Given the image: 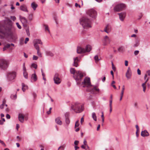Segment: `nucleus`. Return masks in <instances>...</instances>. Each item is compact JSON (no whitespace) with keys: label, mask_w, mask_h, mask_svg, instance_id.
Masks as SVG:
<instances>
[{"label":"nucleus","mask_w":150,"mask_h":150,"mask_svg":"<svg viewBox=\"0 0 150 150\" xmlns=\"http://www.w3.org/2000/svg\"><path fill=\"white\" fill-rule=\"evenodd\" d=\"M70 72L71 74H73V77L76 81L77 84L78 85L80 84L82 78L85 76V74L80 71H76L74 68L70 69Z\"/></svg>","instance_id":"nucleus-1"},{"label":"nucleus","mask_w":150,"mask_h":150,"mask_svg":"<svg viewBox=\"0 0 150 150\" xmlns=\"http://www.w3.org/2000/svg\"><path fill=\"white\" fill-rule=\"evenodd\" d=\"M80 23L84 28H91V21L90 19L86 17H83L80 19Z\"/></svg>","instance_id":"nucleus-2"},{"label":"nucleus","mask_w":150,"mask_h":150,"mask_svg":"<svg viewBox=\"0 0 150 150\" xmlns=\"http://www.w3.org/2000/svg\"><path fill=\"white\" fill-rule=\"evenodd\" d=\"M71 108L76 113H80L82 112L84 109L83 105L79 103H76L71 107Z\"/></svg>","instance_id":"nucleus-3"},{"label":"nucleus","mask_w":150,"mask_h":150,"mask_svg":"<svg viewBox=\"0 0 150 150\" xmlns=\"http://www.w3.org/2000/svg\"><path fill=\"white\" fill-rule=\"evenodd\" d=\"M91 49V46L89 45H88L86 46L85 49L81 47H78L77 49V52L78 53L82 54L86 52H89Z\"/></svg>","instance_id":"nucleus-4"},{"label":"nucleus","mask_w":150,"mask_h":150,"mask_svg":"<svg viewBox=\"0 0 150 150\" xmlns=\"http://www.w3.org/2000/svg\"><path fill=\"white\" fill-rule=\"evenodd\" d=\"M87 14L91 18L96 19L97 17V13L94 9L92 8L88 10L86 12Z\"/></svg>","instance_id":"nucleus-5"},{"label":"nucleus","mask_w":150,"mask_h":150,"mask_svg":"<svg viewBox=\"0 0 150 150\" xmlns=\"http://www.w3.org/2000/svg\"><path fill=\"white\" fill-rule=\"evenodd\" d=\"M8 65V62L5 59H0V69L5 70L7 68Z\"/></svg>","instance_id":"nucleus-6"},{"label":"nucleus","mask_w":150,"mask_h":150,"mask_svg":"<svg viewBox=\"0 0 150 150\" xmlns=\"http://www.w3.org/2000/svg\"><path fill=\"white\" fill-rule=\"evenodd\" d=\"M6 35V31L5 27L0 23V38H4Z\"/></svg>","instance_id":"nucleus-7"},{"label":"nucleus","mask_w":150,"mask_h":150,"mask_svg":"<svg viewBox=\"0 0 150 150\" xmlns=\"http://www.w3.org/2000/svg\"><path fill=\"white\" fill-rule=\"evenodd\" d=\"M125 7V5L123 4H120L116 5L114 9L115 11H120L123 10Z\"/></svg>","instance_id":"nucleus-8"},{"label":"nucleus","mask_w":150,"mask_h":150,"mask_svg":"<svg viewBox=\"0 0 150 150\" xmlns=\"http://www.w3.org/2000/svg\"><path fill=\"white\" fill-rule=\"evenodd\" d=\"M81 83L82 85H83V87H88L91 86L90 79L88 77H86Z\"/></svg>","instance_id":"nucleus-9"},{"label":"nucleus","mask_w":150,"mask_h":150,"mask_svg":"<svg viewBox=\"0 0 150 150\" xmlns=\"http://www.w3.org/2000/svg\"><path fill=\"white\" fill-rule=\"evenodd\" d=\"M16 74L15 71H11L8 73L7 77L9 80H11L15 79L16 77Z\"/></svg>","instance_id":"nucleus-10"},{"label":"nucleus","mask_w":150,"mask_h":150,"mask_svg":"<svg viewBox=\"0 0 150 150\" xmlns=\"http://www.w3.org/2000/svg\"><path fill=\"white\" fill-rule=\"evenodd\" d=\"M110 40L109 37L106 35L105 36L103 40V45L104 46H106L110 44Z\"/></svg>","instance_id":"nucleus-11"},{"label":"nucleus","mask_w":150,"mask_h":150,"mask_svg":"<svg viewBox=\"0 0 150 150\" xmlns=\"http://www.w3.org/2000/svg\"><path fill=\"white\" fill-rule=\"evenodd\" d=\"M90 92L94 94L98 93L100 92V90L97 86H94L93 88L90 89Z\"/></svg>","instance_id":"nucleus-12"},{"label":"nucleus","mask_w":150,"mask_h":150,"mask_svg":"<svg viewBox=\"0 0 150 150\" xmlns=\"http://www.w3.org/2000/svg\"><path fill=\"white\" fill-rule=\"evenodd\" d=\"M54 80L55 83L58 84L61 82V80L59 77V74L58 73H56L54 78Z\"/></svg>","instance_id":"nucleus-13"},{"label":"nucleus","mask_w":150,"mask_h":150,"mask_svg":"<svg viewBox=\"0 0 150 150\" xmlns=\"http://www.w3.org/2000/svg\"><path fill=\"white\" fill-rule=\"evenodd\" d=\"M34 45L35 48H39L38 44H42V42L40 39H35L33 40Z\"/></svg>","instance_id":"nucleus-14"},{"label":"nucleus","mask_w":150,"mask_h":150,"mask_svg":"<svg viewBox=\"0 0 150 150\" xmlns=\"http://www.w3.org/2000/svg\"><path fill=\"white\" fill-rule=\"evenodd\" d=\"M18 120H19L21 123H23L24 119L26 120H27V118L25 117V115L22 113H20L18 115Z\"/></svg>","instance_id":"nucleus-15"},{"label":"nucleus","mask_w":150,"mask_h":150,"mask_svg":"<svg viewBox=\"0 0 150 150\" xmlns=\"http://www.w3.org/2000/svg\"><path fill=\"white\" fill-rule=\"evenodd\" d=\"M20 19L24 27H26L28 21L24 17L22 16H20Z\"/></svg>","instance_id":"nucleus-16"},{"label":"nucleus","mask_w":150,"mask_h":150,"mask_svg":"<svg viewBox=\"0 0 150 150\" xmlns=\"http://www.w3.org/2000/svg\"><path fill=\"white\" fill-rule=\"evenodd\" d=\"M119 15V18L120 20L122 21H123L126 16V13L125 12H121L120 13H118Z\"/></svg>","instance_id":"nucleus-17"},{"label":"nucleus","mask_w":150,"mask_h":150,"mask_svg":"<svg viewBox=\"0 0 150 150\" xmlns=\"http://www.w3.org/2000/svg\"><path fill=\"white\" fill-rule=\"evenodd\" d=\"M23 74L24 77L26 79L28 78V73L26 71V69L25 66V63H24L23 65Z\"/></svg>","instance_id":"nucleus-18"},{"label":"nucleus","mask_w":150,"mask_h":150,"mask_svg":"<svg viewBox=\"0 0 150 150\" xmlns=\"http://www.w3.org/2000/svg\"><path fill=\"white\" fill-rule=\"evenodd\" d=\"M104 31L107 33H109L111 31L110 26L109 25H107L104 29Z\"/></svg>","instance_id":"nucleus-19"},{"label":"nucleus","mask_w":150,"mask_h":150,"mask_svg":"<svg viewBox=\"0 0 150 150\" xmlns=\"http://www.w3.org/2000/svg\"><path fill=\"white\" fill-rule=\"evenodd\" d=\"M38 6V5L35 2H33L31 4V7L33 10L35 11Z\"/></svg>","instance_id":"nucleus-20"},{"label":"nucleus","mask_w":150,"mask_h":150,"mask_svg":"<svg viewBox=\"0 0 150 150\" xmlns=\"http://www.w3.org/2000/svg\"><path fill=\"white\" fill-rule=\"evenodd\" d=\"M130 69L129 68H128L126 74V76L127 79H129L130 78L131 76V74L130 73Z\"/></svg>","instance_id":"nucleus-21"},{"label":"nucleus","mask_w":150,"mask_h":150,"mask_svg":"<svg viewBox=\"0 0 150 150\" xmlns=\"http://www.w3.org/2000/svg\"><path fill=\"white\" fill-rule=\"evenodd\" d=\"M20 9L22 11L27 12H28L26 6L24 4L21 5L20 7Z\"/></svg>","instance_id":"nucleus-22"},{"label":"nucleus","mask_w":150,"mask_h":150,"mask_svg":"<svg viewBox=\"0 0 150 150\" xmlns=\"http://www.w3.org/2000/svg\"><path fill=\"white\" fill-rule=\"evenodd\" d=\"M55 121L56 123L58 125H61L62 124V122L61 120V118L60 117H58L56 118Z\"/></svg>","instance_id":"nucleus-23"},{"label":"nucleus","mask_w":150,"mask_h":150,"mask_svg":"<svg viewBox=\"0 0 150 150\" xmlns=\"http://www.w3.org/2000/svg\"><path fill=\"white\" fill-rule=\"evenodd\" d=\"M141 135L143 137L148 136L149 135V133L146 130H145L142 132Z\"/></svg>","instance_id":"nucleus-24"},{"label":"nucleus","mask_w":150,"mask_h":150,"mask_svg":"<svg viewBox=\"0 0 150 150\" xmlns=\"http://www.w3.org/2000/svg\"><path fill=\"white\" fill-rule=\"evenodd\" d=\"M74 59V65L76 67H77L78 65V62H79V59L78 57H76Z\"/></svg>","instance_id":"nucleus-25"},{"label":"nucleus","mask_w":150,"mask_h":150,"mask_svg":"<svg viewBox=\"0 0 150 150\" xmlns=\"http://www.w3.org/2000/svg\"><path fill=\"white\" fill-rule=\"evenodd\" d=\"M5 23H7L9 27H11L12 25V22L8 18H6L5 20Z\"/></svg>","instance_id":"nucleus-26"},{"label":"nucleus","mask_w":150,"mask_h":150,"mask_svg":"<svg viewBox=\"0 0 150 150\" xmlns=\"http://www.w3.org/2000/svg\"><path fill=\"white\" fill-rule=\"evenodd\" d=\"M148 78H147L145 82L143 83L142 84V87H143V91L144 92H145V91H146V82H147V81H148Z\"/></svg>","instance_id":"nucleus-27"},{"label":"nucleus","mask_w":150,"mask_h":150,"mask_svg":"<svg viewBox=\"0 0 150 150\" xmlns=\"http://www.w3.org/2000/svg\"><path fill=\"white\" fill-rule=\"evenodd\" d=\"M22 90L23 92L25 91L26 89H28V86L25 85L24 83H23L22 84Z\"/></svg>","instance_id":"nucleus-28"},{"label":"nucleus","mask_w":150,"mask_h":150,"mask_svg":"<svg viewBox=\"0 0 150 150\" xmlns=\"http://www.w3.org/2000/svg\"><path fill=\"white\" fill-rule=\"evenodd\" d=\"M6 101L4 100L3 101V103L2 105H1L0 106V108L1 109H3L4 107L6 108L7 106V105L6 104H5Z\"/></svg>","instance_id":"nucleus-29"},{"label":"nucleus","mask_w":150,"mask_h":150,"mask_svg":"<svg viewBox=\"0 0 150 150\" xmlns=\"http://www.w3.org/2000/svg\"><path fill=\"white\" fill-rule=\"evenodd\" d=\"M31 79L34 81H35L37 80V77L35 74H33L32 75Z\"/></svg>","instance_id":"nucleus-30"},{"label":"nucleus","mask_w":150,"mask_h":150,"mask_svg":"<svg viewBox=\"0 0 150 150\" xmlns=\"http://www.w3.org/2000/svg\"><path fill=\"white\" fill-rule=\"evenodd\" d=\"M37 50V53L38 55L40 57H42V54L40 52V48H35Z\"/></svg>","instance_id":"nucleus-31"},{"label":"nucleus","mask_w":150,"mask_h":150,"mask_svg":"<svg viewBox=\"0 0 150 150\" xmlns=\"http://www.w3.org/2000/svg\"><path fill=\"white\" fill-rule=\"evenodd\" d=\"M46 54L47 56H53L54 55L50 51H47L46 52Z\"/></svg>","instance_id":"nucleus-32"},{"label":"nucleus","mask_w":150,"mask_h":150,"mask_svg":"<svg viewBox=\"0 0 150 150\" xmlns=\"http://www.w3.org/2000/svg\"><path fill=\"white\" fill-rule=\"evenodd\" d=\"M92 117L95 121H96L97 120V117L95 112H93L92 113Z\"/></svg>","instance_id":"nucleus-33"},{"label":"nucleus","mask_w":150,"mask_h":150,"mask_svg":"<svg viewBox=\"0 0 150 150\" xmlns=\"http://www.w3.org/2000/svg\"><path fill=\"white\" fill-rule=\"evenodd\" d=\"M118 50L119 52H123L124 51V47L123 46H121L118 48Z\"/></svg>","instance_id":"nucleus-34"},{"label":"nucleus","mask_w":150,"mask_h":150,"mask_svg":"<svg viewBox=\"0 0 150 150\" xmlns=\"http://www.w3.org/2000/svg\"><path fill=\"white\" fill-rule=\"evenodd\" d=\"M139 40H137L136 41L135 44H134V47H137L139 45Z\"/></svg>","instance_id":"nucleus-35"},{"label":"nucleus","mask_w":150,"mask_h":150,"mask_svg":"<svg viewBox=\"0 0 150 150\" xmlns=\"http://www.w3.org/2000/svg\"><path fill=\"white\" fill-rule=\"evenodd\" d=\"M115 83V81H112L111 83V86H112L114 89H116V87L114 85Z\"/></svg>","instance_id":"nucleus-36"},{"label":"nucleus","mask_w":150,"mask_h":150,"mask_svg":"<svg viewBox=\"0 0 150 150\" xmlns=\"http://www.w3.org/2000/svg\"><path fill=\"white\" fill-rule=\"evenodd\" d=\"M65 122L68 125L70 122V120L69 118H65Z\"/></svg>","instance_id":"nucleus-37"},{"label":"nucleus","mask_w":150,"mask_h":150,"mask_svg":"<svg viewBox=\"0 0 150 150\" xmlns=\"http://www.w3.org/2000/svg\"><path fill=\"white\" fill-rule=\"evenodd\" d=\"M125 90V86L124 85H123L122 86V90L120 94L123 95Z\"/></svg>","instance_id":"nucleus-38"},{"label":"nucleus","mask_w":150,"mask_h":150,"mask_svg":"<svg viewBox=\"0 0 150 150\" xmlns=\"http://www.w3.org/2000/svg\"><path fill=\"white\" fill-rule=\"evenodd\" d=\"M31 67H33L35 69H36L37 68V65L35 63H33L31 64Z\"/></svg>","instance_id":"nucleus-39"},{"label":"nucleus","mask_w":150,"mask_h":150,"mask_svg":"<svg viewBox=\"0 0 150 150\" xmlns=\"http://www.w3.org/2000/svg\"><path fill=\"white\" fill-rule=\"evenodd\" d=\"M94 59L96 63L98 62L99 59H98V55H96L94 57Z\"/></svg>","instance_id":"nucleus-40"},{"label":"nucleus","mask_w":150,"mask_h":150,"mask_svg":"<svg viewBox=\"0 0 150 150\" xmlns=\"http://www.w3.org/2000/svg\"><path fill=\"white\" fill-rule=\"evenodd\" d=\"M79 125V121H77L75 123V128H76V127H78Z\"/></svg>","instance_id":"nucleus-41"},{"label":"nucleus","mask_w":150,"mask_h":150,"mask_svg":"<svg viewBox=\"0 0 150 150\" xmlns=\"http://www.w3.org/2000/svg\"><path fill=\"white\" fill-rule=\"evenodd\" d=\"M44 26H45V31L47 30L49 32H50V30L48 28V27L47 25H44Z\"/></svg>","instance_id":"nucleus-42"},{"label":"nucleus","mask_w":150,"mask_h":150,"mask_svg":"<svg viewBox=\"0 0 150 150\" xmlns=\"http://www.w3.org/2000/svg\"><path fill=\"white\" fill-rule=\"evenodd\" d=\"M33 14H30L29 15V17H28V18L30 20H32L33 19Z\"/></svg>","instance_id":"nucleus-43"},{"label":"nucleus","mask_w":150,"mask_h":150,"mask_svg":"<svg viewBox=\"0 0 150 150\" xmlns=\"http://www.w3.org/2000/svg\"><path fill=\"white\" fill-rule=\"evenodd\" d=\"M11 97L12 99H15L16 98V95H12L11 96Z\"/></svg>","instance_id":"nucleus-44"},{"label":"nucleus","mask_w":150,"mask_h":150,"mask_svg":"<svg viewBox=\"0 0 150 150\" xmlns=\"http://www.w3.org/2000/svg\"><path fill=\"white\" fill-rule=\"evenodd\" d=\"M38 59V57L35 55H33V60H37Z\"/></svg>","instance_id":"nucleus-45"},{"label":"nucleus","mask_w":150,"mask_h":150,"mask_svg":"<svg viewBox=\"0 0 150 150\" xmlns=\"http://www.w3.org/2000/svg\"><path fill=\"white\" fill-rule=\"evenodd\" d=\"M134 107L135 108H138V103L137 102H135L134 103Z\"/></svg>","instance_id":"nucleus-46"},{"label":"nucleus","mask_w":150,"mask_h":150,"mask_svg":"<svg viewBox=\"0 0 150 150\" xmlns=\"http://www.w3.org/2000/svg\"><path fill=\"white\" fill-rule=\"evenodd\" d=\"M65 118H69V112H67L65 115Z\"/></svg>","instance_id":"nucleus-47"},{"label":"nucleus","mask_w":150,"mask_h":150,"mask_svg":"<svg viewBox=\"0 0 150 150\" xmlns=\"http://www.w3.org/2000/svg\"><path fill=\"white\" fill-rule=\"evenodd\" d=\"M26 33L27 34V35L28 36H29L30 34V33H29V29L28 28H27L26 29Z\"/></svg>","instance_id":"nucleus-48"},{"label":"nucleus","mask_w":150,"mask_h":150,"mask_svg":"<svg viewBox=\"0 0 150 150\" xmlns=\"http://www.w3.org/2000/svg\"><path fill=\"white\" fill-rule=\"evenodd\" d=\"M16 25L19 29H21V26L18 23H16Z\"/></svg>","instance_id":"nucleus-49"},{"label":"nucleus","mask_w":150,"mask_h":150,"mask_svg":"<svg viewBox=\"0 0 150 150\" xmlns=\"http://www.w3.org/2000/svg\"><path fill=\"white\" fill-rule=\"evenodd\" d=\"M11 18L12 20L13 21H15L16 19V17L14 16H11Z\"/></svg>","instance_id":"nucleus-50"},{"label":"nucleus","mask_w":150,"mask_h":150,"mask_svg":"<svg viewBox=\"0 0 150 150\" xmlns=\"http://www.w3.org/2000/svg\"><path fill=\"white\" fill-rule=\"evenodd\" d=\"M52 108H50L49 110L47 112V114H49L51 113V110Z\"/></svg>","instance_id":"nucleus-51"},{"label":"nucleus","mask_w":150,"mask_h":150,"mask_svg":"<svg viewBox=\"0 0 150 150\" xmlns=\"http://www.w3.org/2000/svg\"><path fill=\"white\" fill-rule=\"evenodd\" d=\"M6 48H8L10 47V45L8 44L4 46Z\"/></svg>","instance_id":"nucleus-52"},{"label":"nucleus","mask_w":150,"mask_h":150,"mask_svg":"<svg viewBox=\"0 0 150 150\" xmlns=\"http://www.w3.org/2000/svg\"><path fill=\"white\" fill-rule=\"evenodd\" d=\"M83 144V145H84L85 146H87V142L86 141V140L85 139L84 140Z\"/></svg>","instance_id":"nucleus-53"},{"label":"nucleus","mask_w":150,"mask_h":150,"mask_svg":"<svg viewBox=\"0 0 150 150\" xmlns=\"http://www.w3.org/2000/svg\"><path fill=\"white\" fill-rule=\"evenodd\" d=\"M79 143V141H78L76 140L74 142V144L75 145V146H76Z\"/></svg>","instance_id":"nucleus-54"},{"label":"nucleus","mask_w":150,"mask_h":150,"mask_svg":"<svg viewBox=\"0 0 150 150\" xmlns=\"http://www.w3.org/2000/svg\"><path fill=\"white\" fill-rule=\"evenodd\" d=\"M139 132V129H137V131H136V136L137 137H138V133Z\"/></svg>","instance_id":"nucleus-55"},{"label":"nucleus","mask_w":150,"mask_h":150,"mask_svg":"<svg viewBox=\"0 0 150 150\" xmlns=\"http://www.w3.org/2000/svg\"><path fill=\"white\" fill-rule=\"evenodd\" d=\"M29 39L28 38H26L25 39V44H26L29 41Z\"/></svg>","instance_id":"nucleus-56"},{"label":"nucleus","mask_w":150,"mask_h":150,"mask_svg":"<svg viewBox=\"0 0 150 150\" xmlns=\"http://www.w3.org/2000/svg\"><path fill=\"white\" fill-rule=\"evenodd\" d=\"M75 6H76V7H79V8H81V6L80 5L78 4H77V3H76L75 4Z\"/></svg>","instance_id":"nucleus-57"},{"label":"nucleus","mask_w":150,"mask_h":150,"mask_svg":"<svg viewBox=\"0 0 150 150\" xmlns=\"http://www.w3.org/2000/svg\"><path fill=\"white\" fill-rule=\"evenodd\" d=\"M137 74L139 75H140L141 74V71L139 70V69H137Z\"/></svg>","instance_id":"nucleus-58"},{"label":"nucleus","mask_w":150,"mask_h":150,"mask_svg":"<svg viewBox=\"0 0 150 150\" xmlns=\"http://www.w3.org/2000/svg\"><path fill=\"white\" fill-rule=\"evenodd\" d=\"M0 143L4 146H6L5 144L2 141L0 140Z\"/></svg>","instance_id":"nucleus-59"},{"label":"nucleus","mask_w":150,"mask_h":150,"mask_svg":"<svg viewBox=\"0 0 150 150\" xmlns=\"http://www.w3.org/2000/svg\"><path fill=\"white\" fill-rule=\"evenodd\" d=\"M128 62L127 60L125 61V65L126 66H127L128 65Z\"/></svg>","instance_id":"nucleus-60"},{"label":"nucleus","mask_w":150,"mask_h":150,"mask_svg":"<svg viewBox=\"0 0 150 150\" xmlns=\"http://www.w3.org/2000/svg\"><path fill=\"white\" fill-rule=\"evenodd\" d=\"M112 100L110 99V107L112 106Z\"/></svg>","instance_id":"nucleus-61"},{"label":"nucleus","mask_w":150,"mask_h":150,"mask_svg":"<svg viewBox=\"0 0 150 150\" xmlns=\"http://www.w3.org/2000/svg\"><path fill=\"white\" fill-rule=\"evenodd\" d=\"M139 53V51H138L136 50L134 51V54L135 55H137V54H138Z\"/></svg>","instance_id":"nucleus-62"},{"label":"nucleus","mask_w":150,"mask_h":150,"mask_svg":"<svg viewBox=\"0 0 150 150\" xmlns=\"http://www.w3.org/2000/svg\"><path fill=\"white\" fill-rule=\"evenodd\" d=\"M64 147L62 146H61L59 147L58 150H63Z\"/></svg>","instance_id":"nucleus-63"},{"label":"nucleus","mask_w":150,"mask_h":150,"mask_svg":"<svg viewBox=\"0 0 150 150\" xmlns=\"http://www.w3.org/2000/svg\"><path fill=\"white\" fill-rule=\"evenodd\" d=\"M86 147V150H89V147L88 145L87 144V146H85Z\"/></svg>","instance_id":"nucleus-64"}]
</instances>
